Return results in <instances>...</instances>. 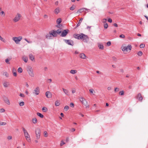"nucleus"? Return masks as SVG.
I'll list each match as a JSON object with an SVG mask.
<instances>
[{
    "mask_svg": "<svg viewBox=\"0 0 148 148\" xmlns=\"http://www.w3.org/2000/svg\"><path fill=\"white\" fill-rule=\"evenodd\" d=\"M74 38L78 40L80 39V34H74L73 35Z\"/></svg>",
    "mask_w": 148,
    "mask_h": 148,
    "instance_id": "nucleus-7",
    "label": "nucleus"
},
{
    "mask_svg": "<svg viewBox=\"0 0 148 148\" xmlns=\"http://www.w3.org/2000/svg\"><path fill=\"white\" fill-rule=\"evenodd\" d=\"M7 84H8L7 82H5L3 84L4 87H7L8 86Z\"/></svg>",
    "mask_w": 148,
    "mask_h": 148,
    "instance_id": "nucleus-36",
    "label": "nucleus"
},
{
    "mask_svg": "<svg viewBox=\"0 0 148 148\" xmlns=\"http://www.w3.org/2000/svg\"><path fill=\"white\" fill-rule=\"evenodd\" d=\"M23 70L21 67L18 68V72L21 73L22 72Z\"/></svg>",
    "mask_w": 148,
    "mask_h": 148,
    "instance_id": "nucleus-32",
    "label": "nucleus"
},
{
    "mask_svg": "<svg viewBox=\"0 0 148 148\" xmlns=\"http://www.w3.org/2000/svg\"><path fill=\"white\" fill-rule=\"evenodd\" d=\"M64 41L66 44L69 45L73 46L74 45L73 42L72 40H69L64 39Z\"/></svg>",
    "mask_w": 148,
    "mask_h": 148,
    "instance_id": "nucleus-4",
    "label": "nucleus"
},
{
    "mask_svg": "<svg viewBox=\"0 0 148 148\" xmlns=\"http://www.w3.org/2000/svg\"><path fill=\"white\" fill-rule=\"evenodd\" d=\"M38 116L41 118H43L44 117L43 115L42 114L38 112Z\"/></svg>",
    "mask_w": 148,
    "mask_h": 148,
    "instance_id": "nucleus-33",
    "label": "nucleus"
},
{
    "mask_svg": "<svg viewBox=\"0 0 148 148\" xmlns=\"http://www.w3.org/2000/svg\"><path fill=\"white\" fill-rule=\"evenodd\" d=\"M122 50L123 51H126L127 52V48H126V47L125 46H122L121 47Z\"/></svg>",
    "mask_w": 148,
    "mask_h": 148,
    "instance_id": "nucleus-23",
    "label": "nucleus"
},
{
    "mask_svg": "<svg viewBox=\"0 0 148 148\" xmlns=\"http://www.w3.org/2000/svg\"><path fill=\"white\" fill-rule=\"evenodd\" d=\"M126 48H127V51L128 50H131L132 49V46L131 45H129L126 47Z\"/></svg>",
    "mask_w": 148,
    "mask_h": 148,
    "instance_id": "nucleus-25",
    "label": "nucleus"
},
{
    "mask_svg": "<svg viewBox=\"0 0 148 148\" xmlns=\"http://www.w3.org/2000/svg\"><path fill=\"white\" fill-rule=\"evenodd\" d=\"M14 69H13V75L14 76L16 77L17 76V73L16 72H14Z\"/></svg>",
    "mask_w": 148,
    "mask_h": 148,
    "instance_id": "nucleus-46",
    "label": "nucleus"
},
{
    "mask_svg": "<svg viewBox=\"0 0 148 148\" xmlns=\"http://www.w3.org/2000/svg\"><path fill=\"white\" fill-rule=\"evenodd\" d=\"M145 45L144 44H141L140 45V48H143L145 47Z\"/></svg>",
    "mask_w": 148,
    "mask_h": 148,
    "instance_id": "nucleus-45",
    "label": "nucleus"
},
{
    "mask_svg": "<svg viewBox=\"0 0 148 148\" xmlns=\"http://www.w3.org/2000/svg\"><path fill=\"white\" fill-rule=\"evenodd\" d=\"M88 10V9H87L86 8H83L78 10L77 12H79L80 13H81L82 12L85 11V10Z\"/></svg>",
    "mask_w": 148,
    "mask_h": 148,
    "instance_id": "nucleus-13",
    "label": "nucleus"
},
{
    "mask_svg": "<svg viewBox=\"0 0 148 148\" xmlns=\"http://www.w3.org/2000/svg\"><path fill=\"white\" fill-rule=\"evenodd\" d=\"M29 73L30 76L32 77L34 76V73L33 72L32 69L31 68H28V69L27 70Z\"/></svg>",
    "mask_w": 148,
    "mask_h": 148,
    "instance_id": "nucleus-8",
    "label": "nucleus"
},
{
    "mask_svg": "<svg viewBox=\"0 0 148 148\" xmlns=\"http://www.w3.org/2000/svg\"><path fill=\"white\" fill-rule=\"evenodd\" d=\"M65 144V143L62 141L60 143V145L61 146H62V145H63L64 144Z\"/></svg>",
    "mask_w": 148,
    "mask_h": 148,
    "instance_id": "nucleus-61",
    "label": "nucleus"
},
{
    "mask_svg": "<svg viewBox=\"0 0 148 148\" xmlns=\"http://www.w3.org/2000/svg\"><path fill=\"white\" fill-rule=\"evenodd\" d=\"M26 140L28 142H30L31 141L30 136L29 135L25 136Z\"/></svg>",
    "mask_w": 148,
    "mask_h": 148,
    "instance_id": "nucleus-16",
    "label": "nucleus"
},
{
    "mask_svg": "<svg viewBox=\"0 0 148 148\" xmlns=\"http://www.w3.org/2000/svg\"><path fill=\"white\" fill-rule=\"evenodd\" d=\"M21 16V14H20L18 13L17 15L13 19L14 21L15 22H17L20 19Z\"/></svg>",
    "mask_w": 148,
    "mask_h": 148,
    "instance_id": "nucleus-5",
    "label": "nucleus"
},
{
    "mask_svg": "<svg viewBox=\"0 0 148 148\" xmlns=\"http://www.w3.org/2000/svg\"><path fill=\"white\" fill-rule=\"evenodd\" d=\"M22 59L25 62H27L28 60V58L27 57L25 56H22Z\"/></svg>",
    "mask_w": 148,
    "mask_h": 148,
    "instance_id": "nucleus-11",
    "label": "nucleus"
},
{
    "mask_svg": "<svg viewBox=\"0 0 148 148\" xmlns=\"http://www.w3.org/2000/svg\"><path fill=\"white\" fill-rule=\"evenodd\" d=\"M98 47L100 49H103L104 47L102 45L99 44L98 45Z\"/></svg>",
    "mask_w": 148,
    "mask_h": 148,
    "instance_id": "nucleus-31",
    "label": "nucleus"
},
{
    "mask_svg": "<svg viewBox=\"0 0 148 148\" xmlns=\"http://www.w3.org/2000/svg\"><path fill=\"white\" fill-rule=\"evenodd\" d=\"M80 58L82 59H85L86 57V55L84 53H81L79 55Z\"/></svg>",
    "mask_w": 148,
    "mask_h": 148,
    "instance_id": "nucleus-15",
    "label": "nucleus"
},
{
    "mask_svg": "<svg viewBox=\"0 0 148 148\" xmlns=\"http://www.w3.org/2000/svg\"><path fill=\"white\" fill-rule=\"evenodd\" d=\"M19 96L22 97H25L24 95L22 93H20L19 95Z\"/></svg>",
    "mask_w": 148,
    "mask_h": 148,
    "instance_id": "nucleus-55",
    "label": "nucleus"
},
{
    "mask_svg": "<svg viewBox=\"0 0 148 148\" xmlns=\"http://www.w3.org/2000/svg\"><path fill=\"white\" fill-rule=\"evenodd\" d=\"M52 81V80L51 79H48L47 80V82L48 83H51Z\"/></svg>",
    "mask_w": 148,
    "mask_h": 148,
    "instance_id": "nucleus-48",
    "label": "nucleus"
},
{
    "mask_svg": "<svg viewBox=\"0 0 148 148\" xmlns=\"http://www.w3.org/2000/svg\"><path fill=\"white\" fill-rule=\"evenodd\" d=\"M119 37L121 38H124L125 37V35L123 34H122L119 36Z\"/></svg>",
    "mask_w": 148,
    "mask_h": 148,
    "instance_id": "nucleus-53",
    "label": "nucleus"
},
{
    "mask_svg": "<svg viewBox=\"0 0 148 148\" xmlns=\"http://www.w3.org/2000/svg\"><path fill=\"white\" fill-rule=\"evenodd\" d=\"M137 54H138V56H141L142 55H143V53H142V51H140L138 52V53Z\"/></svg>",
    "mask_w": 148,
    "mask_h": 148,
    "instance_id": "nucleus-40",
    "label": "nucleus"
},
{
    "mask_svg": "<svg viewBox=\"0 0 148 148\" xmlns=\"http://www.w3.org/2000/svg\"><path fill=\"white\" fill-rule=\"evenodd\" d=\"M138 99V100H139V101H142V100L143 99V97L142 96V95H141L140 96V97L139 98V99Z\"/></svg>",
    "mask_w": 148,
    "mask_h": 148,
    "instance_id": "nucleus-50",
    "label": "nucleus"
},
{
    "mask_svg": "<svg viewBox=\"0 0 148 148\" xmlns=\"http://www.w3.org/2000/svg\"><path fill=\"white\" fill-rule=\"evenodd\" d=\"M12 137L11 136H9L7 137V139L8 140H10L12 139Z\"/></svg>",
    "mask_w": 148,
    "mask_h": 148,
    "instance_id": "nucleus-54",
    "label": "nucleus"
},
{
    "mask_svg": "<svg viewBox=\"0 0 148 148\" xmlns=\"http://www.w3.org/2000/svg\"><path fill=\"white\" fill-rule=\"evenodd\" d=\"M108 25L107 23H105L104 25V27L105 29H107L108 27Z\"/></svg>",
    "mask_w": 148,
    "mask_h": 148,
    "instance_id": "nucleus-44",
    "label": "nucleus"
},
{
    "mask_svg": "<svg viewBox=\"0 0 148 148\" xmlns=\"http://www.w3.org/2000/svg\"><path fill=\"white\" fill-rule=\"evenodd\" d=\"M74 104L73 103H71L70 104V106L71 107H74Z\"/></svg>",
    "mask_w": 148,
    "mask_h": 148,
    "instance_id": "nucleus-52",
    "label": "nucleus"
},
{
    "mask_svg": "<svg viewBox=\"0 0 148 148\" xmlns=\"http://www.w3.org/2000/svg\"><path fill=\"white\" fill-rule=\"evenodd\" d=\"M82 20H83V18H81L80 20H79V23H81L82 22Z\"/></svg>",
    "mask_w": 148,
    "mask_h": 148,
    "instance_id": "nucleus-62",
    "label": "nucleus"
},
{
    "mask_svg": "<svg viewBox=\"0 0 148 148\" xmlns=\"http://www.w3.org/2000/svg\"><path fill=\"white\" fill-rule=\"evenodd\" d=\"M77 71L76 70H71L70 71V73L72 74H74L76 73Z\"/></svg>",
    "mask_w": 148,
    "mask_h": 148,
    "instance_id": "nucleus-28",
    "label": "nucleus"
},
{
    "mask_svg": "<svg viewBox=\"0 0 148 148\" xmlns=\"http://www.w3.org/2000/svg\"><path fill=\"white\" fill-rule=\"evenodd\" d=\"M69 31V30L68 29H66L63 30L62 32V33L60 35V36L62 37H65L68 33Z\"/></svg>",
    "mask_w": 148,
    "mask_h": 148,
    "instance_id": "nucleus-3",
    "label": "nucleus"
},
{
    "mask_svg": "<svg viewBox=\"0 0 148 148\" xmlns=\"http://www.w3.org/2000/svg\"><path fill=\"white\" fill-rule=\"evenodd\" d=\"M3 99L4 102L8 105H10V104L9 100L8 99V98L5 96H4L3 97Z\"/></svg>",
    "mask_w": 148,
    "mask_h": 148,
    "instance_id": "nucleus-6",
    "label": "nucleus"
},
{
    "mask_svg": "<svg viewBox=\"0 0 148 148\" xmlns=\"http://www.w3.org/2000/svg\"><path fill=\"white\" fill-rule=\"evenodd\" d=\"M44 136L45 137H46L48 136V134L46 131H44Z\"/></svg>",
    "mask_w": 148,
    "mask_h": 148,
    "instance_id": "nucleus-37",
    "label": "nucleus"
},
{
    "mask_svg": "<svg viewBox=\"0 0 148 148\" xmlns=\"http://www.w3.org/2000/svg\"><path fill=\"white\" fill-rule=\"evenodd\" d=\"M124 92L123 90H122L119 92V94L120 95H124Z\"/></svg>",
    "mask_w": 148,
    "mask_h": 148,
    "instance_id": "nucleus-41",
    "label": "nucleus"
},
{
    "mask_svg": "<svg viewBox=\"0 0 148 148\" xmlns=\"http://www.w3.org/2000/svg\"><path fill=\"white\" fill-rule=\"evenodd\" d=\"M24 104H25L24 102H23V101H22V102H21L19 103V105L20 106H23V105H24Z\"/></svg>",
    "mask_w": 148,
    "mask_h": 148,
    "instance_id": "nucleus-42",
    "label": "nucleus"
},
{
    "mask_svg": "<svg viewBox=\"0 0 148 148\" xmlns=\"http://www.w3.org/2000/svg\"><path fill=\"white\" fill-rule=\"evenodd\" d=\"M108 21L110 23H111L112 22V20L111 18H109L108 19Z\"/></svg>",
    "mask_w": 148,
    "mask_h": 148,
    "instance_id": "nucleus-57",
    "label": "nucleus"
},
{
    "mask_svg": "<svg viewBox=\"0 0 148 148\" xmlns=\"http://www.w3.org/2000/svg\"><path fill=\"white\" fill-rule=\"evenodd\" d=\"M93 91H94L92 89H90L89 90V92H90L92 93H93Z\"/></svg>",
    "mask_w": 148,
    "mask_h": 148,
    "instance_id": "nucleus-60",
    "label": "nucleus"
},
{
    "mask_svg": "<svg viewBox=\"0 0 148 148\" xmlns=\"http://www.w3.org/2000/svg\"><path fill=\"white\" fill-rule=\"evenodd\" d=\"M60 105V101L56 100L55 102V105L56 106H58Z\"/></svg>",
    "mask_w": 148,
    "mask_h": 148,
    "instance_id": "nucleus-21",
    "label": "nucleus"
},
{
    "mask_svg": "<svg viewBox=\"0 0 148 148\" xmlns=\"http://www.w3.org/2000/svg\"><path fill=\"white\" fill-rule=\"evenodd\" d=\"M46 96L47 98H51V94L50 92L49 91H47L46 92Z\"/></svg>",
    "mask_w": 148,
    "mask_h": 148,
    "instance_id": "nucleus-12",
    "label": "nucleus"
},
{
    "mask_svg": "<svg viewBox=\"0 0 148 148\" xmlns=\"http://www.w3.org/2000/svg\"><path fill=\"white\" fill-rule=\"evenodd\" d=\"M80 39L82 40L84 42H87L89 39L88 36L83 33L80 34Z\"/></svg>",
    "mask_w": 148,
    "mask_h": 148,
    "instance_id": "nucleus-1",
    "label": "nucleus"
},
{
    "mask_svg": "<svg viewBox=\"0 0 148 148\" xmlns=\"http://www.w3.org/2000/svg\"><path fill=\"white\" fill-rule=\"evenodd\" d=\"M60 12V10L59 8H56L54 10V12L56 14H57Z\"/></svg>",
    "mask_w": 148,
    "mask_h": 148,
    "instance_id": "nucleus-14",
    "label": "nucleus"
},
{
    "mask_svg": "<svg viewBox=\"0 0 148 148\" xmlns=\"http://www.w3.org/2000/svg\"><path fill=\"white\" fill-rule=\"evenodd\" d=\"M50 35H51L53 37H56L57 35L56 31L55 30H53V32H51Z\"/></svg>",
    "mask_w": 148,
    "mask_h": 148,
    "instance_id": "nucleus-9",
    "label": "nucleus"
},
{
    "mask_svg": "<svg viewBox=\"0 0 148 148\" xmlns=\"http://www.w3.org/2000/svg\"><path fill=\"white\" fill-rule=\"evenodd\" d=\"M75 6L73 5L70 8V9L71 10H73L75 9Z\"/></svg>",
    "mask_w": 148,
    "mask_h": 148,
    "instance_id": "nucleus-39",
    "label": "nucleus"
},
{
    "mask_svg": "<svg viewBox=\"0 0 148 148\" xmlns=\"http://www.w3.org/2000/svg\"><path fill=\"white\" fill-rule=\"evenodd\" d=\"M5 111V110L3 108H1L0 109V112H4Z\"/></svg>",
    "mask_w": 148,
    "mask_h": 148,
    "instance_id": "nucleus-59",
    "label": "nucleus"
},
{
    "mask_svg": "<svg viewBox=\"0 0 148 148\" xmlns=\"http://www.w3.org/2000/svg\"><path fill=\"white\" fill-rule=\"evenodd\" d=\"M113 60L115 61H117V58L115 57H112Z\"/></svg>",
    "mask_w": 148,
    "mask_h": 148,
    "instance_id": "nucleus-58",
    "label": "nucleus"
},
{
    "mask_svg": "<svg viewBox=\"0 0 148 148\" xmlns=\"http://www.w3.org/2000/svg\"><path fill=\"white\" fill-rule=\"evenodd\" d=\"M42 110L44 112H46L47 111V109L46 107H44L42 108Z\"/></svg>",
    "mask_w": 148,
    "mask_h": 148,
    "instance_id": "nucleus-30",
    "label": "nucleus"
},
{
    "mask_svg": "<svg viewBox=\"0 0 148 148\" xmlns=\"http://www.w3.org/2000/svg\"><path fill=\"white\" fill-rule=\"evenodd\" d=\"M32 121L33 123H36L37 122V119L36 118L33 119L32 120Z\"/></svg>",
    "mask_w": 148,
    "mask_h": 148,
    "instance_id": "nucleus-34",
    "label": "nucleus"
},
{
    "mask_svg": "<svg viewBox=\"0 0 148 148\" xmlns=\"http://www.w3.org/2000/svg\"><path fill=\"white\" fill-rule=\"evenodd\" d=\"M79 99L82 104H83L85 102V101H86L85 99L82 97H80L79 98Z\"/></svg>",
    "mask_w": 148,
    "mask_h": 148,
    "instance_id": "nucleus-10",
    "label": "nucleus"
},
{
    "mask_svg": "<svg viewBox=\"0 0 148 148\" xmlns=\"http://www.w3.org/2000/svg\"><path fill=\"white\" fill-rule=\"evenodd\" d=\"M106 19H105V18L103 19V23H106Z\"/></svg>",
    "mask_w": 148,
    "mask_h": 148,
    "instance_id": "nucleus-63",
    "label": "nucleus"
},
{
    "mask_svg": "<svg viewBox=\"0 0 148 148\" xmlns=\"http://www.w3.org/2000/svg\"><path fill=\"white\" fill-rule=\"evenodd\" d=\"M69 108V107L68 106H66L64 108V110L65 111H67L68 110Z\"/></svg>",
    "mask_w": 148,
    "mask_h": 148,
    "instance_id": "nucleus-29",
    "label": "nucleus"
},
{
    "mask_svg": "<svg viewBox=\"0 0 148 148\" xmlns=\"http://www.w3.org/2000/svg\"><path fill=\"white\" fill-rule=\"evenodd\" d=\"M62 90L63 91L64 93L65 94L67 95H69V94H68V91L67 90L64 89V88H62Z\"/></svg>",
    "mask_w": 148,
    "mask_h": 148,
    "instance_id": "nucleus-18",
    "label": "nucleus"
},
{
    "mask_svg": "<svg viewBox=\"0 0 148 148\" xmlns=\"http://www.w3.org/2000/svg\"><path fill=\"white\" fill-rule=\"evenodd\" d=\"M24 135L25 136H28L29 135V134L27 132V131H26L25 132H24Z\"/></svg>",
    "mask_w": 148,
    "mask_h": 148,
    "instance_id": "nucleus-43",
    "label": "nucleus"
},
{
    "mask_svg": "<svg viewBox=\"0 0 148 148\" xmlns=\"http://www.w3.org/2000/svg\"><path fill=\"white\" fill-rule=\"evenodd\" d=\"M33 94L34 96L37 95V87L33 91Z\"/></svg>",
    "mask_w": 148,
    "mask_h": 148,
    "instance_id": "nucleus-19",
    "label": "nucleus"
},
{
    "mask_svg": "<svg viewBox=\"0 0 148 148\" xmlns=\"http://www.w3.org/2000/svg\"><path fill=\"white\" fill-rule=\"evenodd\" d=\"M51 32H49V34H47L46 36V38L47 39H50L51 37V35H50Z\"/></svg>",
    "mask_w": 148,
    "mask_h": 148,
    "instance_id": "nucleus-20",
    "label": "nucleus"
},
{
    "mask_svg": "<svg viewBox=\"0 0 148 148\" xmlns=\"http://www.w3.org/2000/svg\"><path fill=\"white\" fill-rule=\"evenodd\" d=\"M47 67H45L44 68V70L45 71H47Z\"/></svg>",
    "mask_w": 148,
    "mask_h": 148,
    "instance_id": "nucleus-64",
    "label": "nucleus"
},
{
    "mask_svg": "<svg viewBox=\"0 0 148 148\" xmlns=\"http://www.w3.org/2000/svg\"><path fill=\"white\" fill-rule=\"evenodd\" d=\"M3 75H5L6 77H8L9 76V74L7 72H4Z\"/></svg>",
    "mask_w": 148,
    "mask_h": 148,
    "instance_id": "nucleus-35",
    "label": "nucleus"
},
{
    "mask_svg": "<svg viewBox=\"0 0 148 148\" xmlns=\"http://www.w3.org/2000/svg\"><path fill=\"white\" fill-rule=\"evenodd\" d=\"M22 38L21 36H19L18 37H14L13 38V39L16 44H18L21 40Z\"/></svg>",
    "mask_w": 148,
    "mask_h": 148,
    "instance_id": "nucleus-2",
    "label": "nucleus"
},
{
    "mask_svg": "<svg viewBox=\"0 0 148 148\" xmlns=\"http://www.w3.org/2000/svg\"><path fill=\"white\" fill-rule=\"evenodd\" d=\"M6 123L5 122H1L0 123V125H5L6 124Z\"/></svg>",
    "mask_w": 148,
    "mask_h": 148,
    "instance_id": "nucleus-47",
    "label": "nucleus"
},
{
    "mask_svg": "<svg viewBox=\"0 0 148 148\" xmlns=\"http://www.w3.org/2000/svg\"><path fill=\"white\" fill-rule=\"evenodd\" d=\"M107 45L108 46H110L111 45V42L110 41H108L107 43Z\"/></svg>",
    "mask_w": 148,
    "mask_h": 148,
    "instance_id": "nucleus-56",
    "label": "nucleus"
},
{
    "mask_svg": "<svg viewBox=\"0 0 148 148\" xmlns=\"http://www.w3.org/2000/svg\"><path fill=\"white\" fill-rule=\"evenodd\" d=\"M9 58V60L8 58L6 59L5 60V62L6 63L9 64H10V62H9V61L12 58Z\"/></svg>",
    "mask_w": 148,
    "mask_h": 148,
    "instance_id": "nucleus-24",
    "label": "nucleus"
},
{
    "mask_svg": "<svg viewBox=\"0 0 148 148\" xmlns=\"http://www.w3.org/2000/svg\"><path fill=\"white\" fill-rule=\"evenodd\" d=\"M141 95V94L140 93H139L138 94L137 96L136 97V98L138 99L140 97Z\"/></svg>",
    "mask_w": 148,
    "mask_h": 148,
    "instance_id": "nucleus-38",
    "label": "nucleus"
},
{
    "mask_svg": "<svg viewBox=\"0 0 148 148\" xmlns=\"http://www.w3.org/2000/svg\"><path fill=\"white\" fill-rule=\"evenodd\" d=\"M83 104L85 106L86 108H89V106L88 104V102L86 101H85V102Z\"/></svg>",
    "mask_w": 148,
    "mask_h": 148,
    "instance_id": "nucleus-17",
    "label": "nucleus"
},
{
    "mask_svg": "<svg viewBox=\"0 0 148 148\" xmlns=\"http://www.w3.org/2000/svg\"><path fill=\"white\" fill-rule=\"evenodd\" d=\"M29 58L32 61H33L34 59V56L32 54L29 55Z\"/></svg>",
    "mask_w": 148,
    "mask_h": 148,
    "instance_id": "nucleus-22",
    "label": "nucleus"
},
{
    "mask_svg": "<svg viewBox=\"0 0 148 148\" xmlns=\"http://www.w3.org/2000/svg\"><path fill=\"white\" fill-rule=\"evenodd\" d=\"M62 21V20L60 18H58L56 21V22L57 24H60Z\"/></svg>",
    "mask_w": 148,
    "mask_h": 148,
    "instance_id": "nucleus-27",
    "label": "nucleus"
},
{
    "mask_svg": "<svg viewBox=\"0 0 148 148\" xmlns=\"http://www.w3.org/2000/svg\"><path fill=\"white\" fill-rule=\"evenodd\" d=\"M62 29H58L56 31V33L57 34H60L61 33L62 31Z\"/></svg>",
    "mask_w": 148,
    "mask_h": 148,
    "instance_id": "nucleus-26",
    "label": "nucleus"
},
{
    "mask_svg": "<svg viewBox=\"0 0 148 148\" xmlns=\"http://www.w3.org/2000/svg\"><path fill=\"white\" fill-rule=\"evenodd\" d=\"M119 90V89L118 88H116L114 89V92H117Z\"/></svg>",
    "mask_w": 148,
    "mask_h": 148,
    "instance_id": "nucleus-49",
    "label": "nucleus"
},
{
    "mask_svg": "<svg viewBox=\"0 0 148 148\" xmlns=\"http://www.w3.org/2000/svg\"><path fill=\"white\" fill-rule=\"evenodd\" d=\"M0 14L1 15V16L3 15L4 16H5V13L3 11H2L0 13Z\"/></svg>",
    "mask_w": 148,
    "mask_h": 148,
    "instance_id": "nucleus-51",
    "label": "nucleus"
}]
</instances>
